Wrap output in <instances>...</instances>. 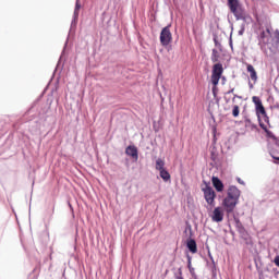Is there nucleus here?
Returning <instances> with one entry per match:
<instances>
[{
    "label": "nucleus",
    "instance_id": "7",
    "mask_svg": "<svg viewBox=\"0 0 279 279\" xmlns=\"http://www.w3.org/2000/svg\"><path fill=\"white\" fill-rule=\"evenodd\" d=\"M238 203L239 199L227 196L223 199L222 205L225 206L227 213H233L234 208H236Z\"/></svg>",
    "mask_w": 279,
    "mask_h": 279
},
{
    "label": "nucleus",
    "instance_id": "2",
    "mask_svg": "<svg viewBox=\"0 0 279 279\" xmlns=\"http://www.w3.org/2000/svg\"><path fill=\"white\" fill-rule=\"evenodd\" d=\"M221 75H223V64L215 63L211 70V84L214 86V93L215 88H217V86L219 85V80H221Z\"/></svg>",
    "mask_w": 279,
    "mask_h": 279
},
{
    "label": "nucleus",
    "instance_id": "21",
    "mask_svg": "<svg viewBox=\"0 0 279 279\" xmlns=\"http://www.w3.org/2000/svg\"><path fill=\"white\" fill-rule=\"evenodd\" d=\"M214 43H215L216 47H218V49H219L220 51H222V49H221V44L217 40V38H214Z\"/></svg>",
    "mask_w": 279,
    "mask_h": 279
},
{
    "label": "nucleus",
    "instance_id": "3",
    "mask_svg": "<svg viewBox=\"0 0 279 279\" xmlns=\"http://www.w3.org/2000/svg\"><path fill=\"white\" fill-rule=\"evenodd\" d=\"M159 39L162 47H169V45H171L173 40V35L171 34V25H168L161 29Z\"/></svg>",
    "mask_w": 279,
    "mask_h": 279
},
{
    "label": "nucleus",
    "instance_id": "24",
    "mask_svg": "<svg viewBox=\"0 0 279 279\" xmlns=\"http://www.w3.org/2000/svg\"><path fill=\"white\" fill-rule=\"evenodd\" d=\"M277 44L279 45V33L276 35Z\"/></svg>",
    "mask_w": 279,
    "mask_h": 279
},
{
    "label": "nucleus",
    "instance_id": "12",
    "mask_svg": "<svg viewBox=\"0 0 279 279\" xmlns=\"http://www.w3.org/2000/svg\"><path fill=\"white\" fill-rule=\"evenodd\" d=\"M211 182L218 193H221L223 191V182H221V180H219V178L213 177Z\"/></svg>",
    "mask_w": 279,
    "mask_h": 279
},
{
    "label": "nucleus",
    "instance_id": "10",
    "mask_svg": "<svg viewBox=\"0 0 279 279\" xmlns=\"http://www.w3.org/2000/svg\"><path fill=\"white\" fill-rule=\"evenodd\" d=\"M227 197H231V198H233V199H239V197H241V191H239L236 186L231 185V186L228 189V195H227Z\"/></svg>",
    "mask_w": 279,
    "mask_h": 279
},
{
    "label": "nucleus",
    "instance_id": "18",
    "mask_svg": "<svg viewBox=\"0 0 279 279\" xmlns=\"http://www.w3.org/2000/svg\"><path fill=\"white\" fill-rule=\"evenodd\" d=\"M81 8H82V4H80V0H77L75 3V9H74V16H80Z\"/></svg>",
    "mask_w": 279,
    "mask_h": 279
},
{
    "label": "nucleus",
    "instance_id": "26",
    "mask_svg": "<svg viewBox=\"0 0 279 279\" xmlns=\"http://www.w3.org/2000/svg\"><path fill=\"white\" fill-rule=\"evenodd\" d=\"M275 160H279V157H272Z\"/></svg>",
    "mask_w": 279,
    "mask_h": 279
},
{
    "label": "nucleus",
    "instance_id": "20",
    "mask_svg": "<svg viewBox=\"0 0 279 279\" xmlns=\"http://www.w3.org/2000/svg\"><path fill=\"white\" fill-rule=\"evenodd\" d=\"M229 10L239 5V0H228Z\"/></svg>",
    "mask_w": 279,
    "mask_h": 279
},
{
    "label": "nucleus",
    "instance_id": "11",
    "mask_svg": "<svg viewBox=\"0 0 279 279\" xmlns=\"http://www.w3.org/2000/svg\"><path fill=\"white\" fill-rule=\"evenodd\" d=\"M246 71L250 73V77L252 82L256 83L258 82V74L256 73V69H254V65L246 64Z\"/></svg>",
    "mask_w": 279,
    "mask_h": 279
},
{
    "label": "nucleus",
    "instance_id": "17",
    "mask_svg": "<svg viewBox=\"0 0 279 279\" xmlns=\"http://www.w3.org/2000/svg\"><path fill=\"white\" fill-rule=\"evenodd\" d=\"M156 169H157V171L165 170V161L162 159L156 160Z\"/></svg>",
    "mask_w": 279,
    "mask_h": 279
},
{
    "label": "nucleus",
    "instance_id": "19",
    "mask_svg": "<svg viewBox=\"0 0 279 279\" xmlns=\"http://www.w3.org/2000/svg\"><path fill=\"white\" fill-rule=\"evenodd\" d=\"M240 112H241V109L239 108V105H234L232 109V116L236 118L239 117Z\"/></svg>",
    "mask_w": 279,
    "mask_h": 279
},
{
    "label": "nucleus",
    "instance_id": "8",
    "mask_svg": "<svg viewBox=\"0 0 279 279\" xmlns=\"http://www.w3.org/2000/svg\"><path fill=\"white\" fill-rule=\"evenodd\" d=\"M211 221H215L216 223H221L223 221V208L216 207L211 215Z\"/></svg>",
    "mask_w": 279,
    "mask_h": 279
},
{
    "label": "nucleus",
    "instance_id": "13",
    "mask_svg": "<svg viewBox=\"0 0 279 279\" xmlns=\"http://www.w3.org/2000/svg\"><path fill=\"white\" fill-rule=\"evenodd\" d=\"M186 245L192 254H197V242H195V240H189Z\"/></svg>",
    "mask_w": 279,
    "mask_h": 279
},
{
    "label": "nucleus",
    "instance_id": "22",
    "mask_svg": "<svg viewBox=\"0 0 279 279\" xmlns=\"http://www.w3.org/2000/svg\"><path fill=\"white\" fill-rule=\"evenodd\" d=\"M274 263L277 267H279V255L275 257Z\"/></svg>",
    "mask_w": 279,
    "mask_h": 279
},
{
    "label": "nucleus",
    "instance_id": "9",
    "mask_svg": "<svg viewBox=\"0 0 279 279\" xmlns=\"http://www.w3.org/2000/svg\"><path fill=\"white\" fill-rule=\"evenodd\" d=\"M125 154L126 156H130L131 158H133V160H135V162L138 160V148H136V146H128L125 149Z\"/></svg>",
    "mask_w": 279,
    "mask_h": 279
},
{
    "label": "nucleus",
    "instance_id": "4",
    "mask_svg": "<svg viewBox=\"0 0 279 279\" xmlns=\"http://www.w3.org/2000/svg\"><path fill=\"white\" fill-rule=\"evenodd\" d=\"M259 47L264 53H267V50H265V46L269 45L271 43V31L269 28H266V31H263L259 34Z\"/></svg>",
    "mask_w": 279,
    "mask_h": 279
},
{
    "label": "nucleus",
    "instance_id": "16",
    "mask_svg": "<svg viewBox=\"0 0 279 279\" xmlns=\"http://www.w3.org/2000/svg\"><path fill=\"white\" fill-rule=\"evenodd\" d=\"M211 62H219V51L217 49L211 51Z\"/></svg>",
    "mask_w": 279,
    "mask_h": 279
},
{
    "label": "nucleus",
    "instance_id": "27",
    "mask_svg": "<svg viewBox=\"0 0 279 279\" xmlns=\"http://www.w3.org/2000/svg\"><path fill=\"white\" fill-rule=\"evenodd\" d=\"M277 108L279 109V106H277Z\"/></svg>",
    "mask_w": 279,
    "mask_h": 279
},
{
    "label": "nucleus",
    "instance_id": "1",
    "mask_svg": "<svg viewBox=\"0 0 279 279\" xmlns=\"http://www.w3.org/2000/svg\"><path fill=\"white\" fill-rule=\"evenodd\" d=\"M252 101L255 106V113L259 123V128H262V130H264L266 134H271V131H269V129L267 128V125H270L269 116H267V110H265V106H263V100H260V97L258 96H253Z\"/></svg>",
    "mask_w": 279,
    "mask_h": 279
},
{
    "label": "nucleus",
    "instance_id": "5",
    "mask_svg": "<svg viewBox=\"0 0 279 279\" xmlns=\"http://www.w3.org/2000/svg\"><path fill=\"white\" fill-rule=\"evenodd\" d=\"M202 191L204 193V197H205L207 204H209V206H213V204H215V197H217L215 190H213V187L210 185L205 184V186L202 189Z\"/></svg>",
    "mask_w": 279,
    "mask_h": 279
},
{
    "label": "nucleus",
    "instance_id": "14",
    "mask_svg": "<svg viewBox=\"0 0 279 279\" xmlns=\"http://www.w3.org/2000/svg\"><path fill=\"white\" fill-rule=\"evenodd\" d=\"M244 125L247 130H251L252 132H254V130H258V125L252 122V120L248 118H245Z\"/></svg>",
    "mask_w": 279,
    "mask_h": 279
},
{
    "label": "nucleus",
    "instance_id": "15",
    "mask_svg": "<svg viewBox=\"0 0 279 279\" xmlns=\"http://www.w3.org/2000/svg\"><path fill=\"white\" fill-rule=\"evenodd\" d=\"M159 173L163 182H169V180H171V174L166 169L160 170Z\"/></svg>",
    "mask_w": 279,
    "mask_h": 279
},
{
    "label": "nucleus",
    "instance_id": "23",
    "mask_svg": "<svg viewBox=\"0 0 279 279\" xmlns=\"http://www.w3.org/2000/svg\"><path fill=\"white\" fill-rule=\"evenodd\" d=\"M243 32H245L244 28H242V29L239 32L240 36H243Z\"/></svg>",
    "mask_w": 279,
    "mask_h": 279
},
{
    "label": "nucleus",
    "instance_id": "6",
    "mask_svg": "<svg viewBox=\"0 0 279 279\" xmlns=\"http://www.w3.org/2000/svg\"><path fill=\"white\" fill-rule=\"evenodd\" d=\"M230 12L235 16L236 21H245L247 19V14L245 13V9L238 4L230 9Z\"/></svg>",
    "mask_w": 279,
    "mask_h": 279
},
{
    "label": "nucleus",
    "instance_id": "25",
    "mask_svg": "<svg viewBox=\"0 0 279 279\" xmlns=\"http://www.w3.org/2000/svg\"><path fill=\"white\" fill-rule=\"evenodd\" d=\"M238 182H239L240 184H244V182H243L241 179H238Z\"/></svg>",
    "mask_w": 279,
    "mask_h": 279
}]
</instances>
